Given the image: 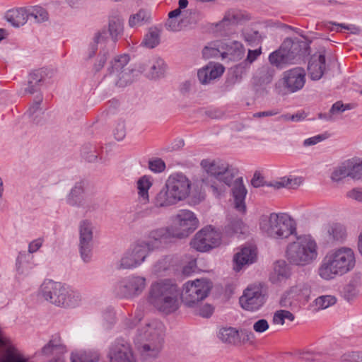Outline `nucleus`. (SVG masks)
<instances>
[{
  "label": "nucleus",
  "instance_id": "obj_1",
  "mask_svg": "<svg viewBox=\"0 0 362 362\" xmlns=\"http://www.w3.org/2000/svg\"><path fill=\"white\" fill-rule=\"evenodd\" d=\"M201 166L208 174L214 176L218 181L228 186L233 184L231 190L235 207L238 211L245 212L247 189L243 185L242 177L235 179L238 173L237 169L221 160L204 159L201 161Z\"/></svg>",
  "mask_w": 362,
  "mask_h": 362
},
{
  "label": "nucleus",
  "instance_id": "obj_2",
  "mask_svg": "<svg viewBox=\"0 0 362 362\" xmlns=\"http://www.w3.org/2000/svg\"><path fill=\"white\" fill-rule=\"evenodd\" d=\"M180 296V290L173 281L160 279L151 284L146 299L155 309L168 315L178 309Z\"/></svg>",
  "mask_w": 362,
  "mask_h": 362
},
{
  "label": "nucleus",
  "instance_id": "obj_3",
  "mask_svg": "<svg viewBox=\"0 0 362 362\" xmlns=\"http://www.w3.org/2000/svg\"><path fill=\"white\" fill-rule=\"evenodd\" d=\"M355 264L354 251L351 248L342 247L325 255L317 273L322 279L332 280L349 272L354 269Z\"/></svg>",
  "mask_w": 362,
  "mask_h": 362
},
{
  "label": "nucleus",
  "instance_id": "obj_4",
  "mask_svg": "<svg viewBox=\"0 0 362 362\" xmlns=\"http://www.w3.org/2000/svg\"><path fill=\"white\" fill-rule=\"evenodd\" d=\"M318 257V245L310 235H297L296 240L286 246V258L293 266L305 267L313 264Z\"/></svg>",
  "mask_w": 362,
  "mask_h": 362
},
{
  "label": "nucleus",
  "instance_id": "obj_5",
  "mask_svg": "<svg viewBox=\"0 0 362 362\" xmlns=\"http://www.w3.org/2000/svg\"><path fill=\"white\" fill-rule=\"evenodd\" d=\"M259 228L267 236L275 240L288 238L296 235L295 220L286 213H271L260 219Z\"/></svg>",
  "mask_w": 362,
  "mask_h": 362
},
{
  "label": "nucleus",
  "instance_id": "obj_6",
  "mask_svg": "<svg viewBox=\"0 0 362 362\" xmlns=\"http://www.w3.org/2000/svg\"><path fill=\"white\" fill-rule=\"evenodd\" d=\"M39 296L57 306L69 308L76 306L81 297L69 286L52 280H45L40 286Z\"/></svg>",
  "mask_w": 362,
  "mask_h": 362
},
{
  "label": "nucleus",
  "instance_id": "obj_7",
  "mask_svg": "<svg viewBox=\"0 0 362 362\" xmlns=\"http://www.w3.org/2000/svg\"><path fill=\"white\" fill-rule=\"evenodd\" d=\"M144 336L137 338V347L144 360L154 359L160 354L163 343V325L160 322L148 324Z\"/></svg>",
  "mask_w": 362,
  "mask_h": 362
},
{
  "label": "nucleus",
  "instance_id": "obj_8",
  "mask_svg": "<svg viewBox=\"0 0 362 362\" xmlns=\"http://www.w3.org/2000/svg\"><path fill=\"white\" fill-rule=\"evenodd\" d=\"M124 21L119 16H113L109 18L108 30L105 27L95 33L92 41L88 45L86 54L85 59H92L98 51V45L107 40L108 35L110 36L113 43H116L119 37L122 35L124 30Z\"/></svg>",
  "mask_w": 362,
  "mask_h": 362
},
{
  "label": "nucleus",
  "instance_id": "obj_9",
  "mask_svg": "<svg viewBox=\"0 0 362 362\" xmlns=\"http://www.w3.org/2000/svg\"><path fill=\"white\" fill-rule=\"evenodd\" d=\"M211 288V282L206 279L188 281L180 292L182 301L187 307H197L208 296Z\"/></svg>",
  "mask_w": 362,
  "mask_h": 362
},
{
  "label": "nucleus",
  "instance_id": "obj_10",
  "mask_svg": "<svg viewBox=\"0 0 362 362\" xmlns=\"http://www.w3.org/2000/svg\"><path fill=\"white\" fill-rule=\"evenodd\" d=\"M146 287V279L136 274L127 276L114 287L115 294L121 298L133 299L139 296Z\"/></svg>",
  "mask_w": 362,
  "mask_h": 362
},
{
  "label": "nucleus",
  "instance_id": "obj_11",
  "mask_svg": "<svg viewBox=\"0 0 362 362\" xmlns=\"http://www.w3.org/2000/svg\"><path fill=\"white\" fill-rule=\"evenodd\" d=\"M198 224L199 221L194 214L185 209L179 211L175 216L170 228L176 238H184L194 232Z\"/></svg>",
  "mask_w": 362,
  "mask_h": 362
},
{
  "label": "nucleus",
  "instance_id": "obj_12",
  "mask_svg": "<svg viewBox=\"0 0 362 362\" xmlns=\"http://www.w3.org/2000/svg\"><path fill=\"white\" fill-rule=\"evenodd\" d=\"M221 235L211 226L198 231L190 242L192 247L199 252H207L221 245Z\"/></svg>",
  "mask_w": 362,
  "mask_h": 362
},
{
  "label": "nucleus",
  "instance_id": "obj_13",
  "mask_svg": "<svg viewBox=\"0 0 362 362\" xmlns=\"http://www.w3.org/2000/svg\"><path fill=\"white\" fill-rule=\"evenodd\" d=\"M151 243H138L129 248L121 257L117 268L132 269L140 266L148 256Z\"/></svg>",
  "mask_w": 362,
  "mask_h": 362
},
{
  "label": "nucleus",
  "instance_id": "obj_14",
  "mask_svg": "<svg viewBox=\"0 0 362 362\" xmlns=\"http://www.w3.org/2000/svg\"><path fill=\"white\" fill-rule=\"evenodd\" d=\"M218 339L224 344L240 346L247 344H252L255 334L247 329H240L235 327H222L218 334Z\"/></svg>",
  "mask_w": 362,
  "mask_h": 362
},
{
  "label": "nucleus",
  "instance_id": "obj_15",
  "mask_svg": "<svg viewBox=\"0 0 362 362\" xmlns=\"http://www.w3.org/2000/svg\"><path fill=\"white\" fill-rule=\"evenodd\" d=\"M78 249L81 257L85 262H89L92 257L93 247V225L91 221L85 219L78 225Z\"/></svg>",
  "mask_w": 362,
  "mask_h": 362
},
{
  "label": "nucleus",
  "instance_id": "obj_16",
  "mask_svg": "<svg viewBox=\"0 0 362 362\" xmlns=\"http://www.w3.org/2000/svg\"><path fill=\"white\" fill-rule=\"evenodd\" d=\"M166 182L180 202L185 200L189 196L192 182L183 173H173L168 177Z\"/></svg>",
  "mask_w": 362,
  "mask_h": 362
},
{
  "label": "nucleus",
  "instance_id": "obj_17",
  "mask_svg": "<svg viewBox=\"0 0 362 362\" xmlns=\"http://www.w3.org/2000/svg\"><path fill=\"white\" fill-rule=\"evenodd\" d=\"M305 83V71L301 67H296L285 71L279 81L290 93H295L303 88Z\"/></svg>",
  "mask_w": 362,
  "mask_h": 362
},
{
  "label": "nucleus",
  "instance_id": "obj_18",
  "mask_svg": "<svg viewBox=\"0 0 362 362\" xmlns=\"http://www.w3.org/2000/svg\"><path fill=\"white\" fill-rule=\"evenodd\" d=\"M265 301V296L262 288L259 286L247 287L243 295L240 298L242 308L247 310L254 311L258 310Z\"/></svg>",
  "mask_w": 362,
  "mask_h": 362
},
{
  "label": "nucleus",
  "instance_id": "obj_19",
  "mask_svg": "<svg viewBox=\"0 0 362 362\" xmlns=\"http://www.w3.org/2000/svg\"><path fill=\"white\" fill-rule=\"evenodd\" d=\"M110 362H135L130 345L123 339H116L108 353Z\"/></svg>",
  "mask_w": 362,
  "mask_h": 362
},
{
  "label": "nucleus",
  "instance_id": "obj_20",
  "mask_svg": "<svg viewBox=\"0 0 362 362\" xmlns=\"http://www.w3.org/2000/svg\"><path fill=\"white\" fill-rule=\"evenodd\" d=\"M148 238V240L141 242V243L151 244L148 247V251L165 247L171 242L173 238H176L173 234L170 226L152 230L149 232Z\"/></svg>",
  "mask_w": 362,
  "mask_h": 362
},
{
  "label": "nucleus",
  "instance_id": "obj_21",
  "mask_svg": "<svg viewBox=\"0 0 362 362\" xmlns=\"http://www.w3.org/2000/svg\"><path fill=\"white\" fill-rule=\"evenodd\" d=\"M66 352V347L62 343L59 334L52 335L49 341L42 348V354L47 357L52 356L50 362H63L62 356Z\"/></svg>",
  "mask_w": 362,
  "mask_h": 362
},
{
  "label": "nucleus",
  "instance_id": "obj_22",
  "mask_svg": "<svg viewBox=\"0 0 362 362\" xmlns=\"http://www.w3.org/2000/svg\"><path fill=\"white\" fill-rule=\"evenodd\" d=\"M140 69L147 78L156 79L164 76L166 64L162 58L155 56L142 64Z\"/></svg>",
  "mask_w": 362,
  "mask_h": 362
},
{
  "label": "nucleus",
  "instance_id": "obj_23",
  "mask_svg": "<svg viewBox=\"0 0 362 362\" xmlns=\"http://www.w3.org/2000/svg\"><path fill=\"white\" fill-rule=\"evenodd\" d=\"M52 75V72L46 68L34 70L29 75L28 87L25 88V92L29 94L38 92L42 84L47 78H50Z\"/></svg>",
  "mask_w": 362,
  "mask_h": 362
},
{
  "label": "nucleus",
  "instance_id": "obj_24",
  "mask_svg": "<svg viewBox=\"0 0 362 362\" xmlns=\"http://www.w3.org/2000/svg\"><path fill=\"white\" fill-rule=\"evenodd\" d=\"M281 45L291 63H293L297 58L306 54L308 48V45L305 41L291 38L284 40Z\"/></svg>",
  "mask_w": 362,
  "mask_h": 362
},
{
  "label": "nucleus",
  "instance_id": "obj_25",
  "mask_svg": "<svg viewBox=\"0 0 362 362\" xmlns=\"http://www.w3.org/2000/svg\"><path fill=\"white\" fill-rule=\"evenodd\" d=\"M180 202L166 181L165 185L153 199V203L157 208H168L177 204Z\"/></svg>",
  "mask_w": 362,
  "mask_h": 362
},
{
  "label": "nucleus",
  "instance_id": "obj_26",
  "mask_svg": "<svg viewBox=\"0 0 362 362\" xmlns=\"http://www.w3.org/2000/svg\"><path fill=\"white\" fill-rule=\"evenodd\" d=\"M224 69L221 64L209 63L198 71L199 81L202 84H209L213 80L220 77L223 74Z\"/></svg>",
  "mask_w": 362,
  "mask_h": 362
},
{
  "label": "nucleus",
  "instance_id": "obj_27",
  "mask_svg": "<svg viewBox=\"0 0 362 362\" xmlns=\"http://www.w3.org/2000/svg\"><path fill=\"white\" fill-rule=\"evenodd\" d=\"M256 257L257 252L255 247L249 246L241 248V250L234 255V269L238 272L245 265L252 264L255 261Z\"/></svg>",
  "mask_w": 362,
  "mask_h": 362
},
{
  "label": "nucleus",
  "instance_id": "obj_28",
  "mask_svg": "<svg viewBox=\"0 0 362 362\" xmlns=\"http://www.w3.org/2000/svg\"><path fill=\"white\" fill-rule=\"evenodd\" d=\"M325 70V56L320 54L317 57H313L308 62V71L310 78L314 81L320 80Z\"/></svg>",
  "mask_w": 362,
  "mask_h": 362
},
{
  "label": "nucleus",
  "instance_id": "obj_29",
  "mask_svg": "<svg viewBox=\"0 0 362 362\" xmlns=\"http://www.w3.org/2000/svg\"><path fill=\"white\" fill-rule=\"evenodd\" d=\"M326 238L329 241L343 242L347 236L346 227L339 223H331L324 228Z\"/></svg>",
  "mask_w": 362,
  "mask_h": 362
},
{
  "label": "nucleus",
  "instance_id": "obj_30",
  "mask_svg": "<svg viewBox=\"0 0 362 362\" xmlns=\"http://www.w3.org/2000/svg\"><path fill=\"white\" fill-rule=\"evenodd\" d=\"M0 347L6 349L5 354L0 358V362H29L17 349L10 346L8 340L4 337H0Z\"/></svg>",
  "mask_w": 362,
  "mask_h": 362
},
{
  "label": "nucleus",
  "instance_id": "obj_31",
  "mask_svg": "<svg viewBox=\"0 0 362 362\" xmlns=\"http://www.w3.org/2000/svg\"><path fill=\"white\" fill-rule=\"evenodd\" d=\"M218 47H220L221 54L223 57L230 55L234 58H240L244 54V47L242 43L237 40H224L219 41Z\"/></svg>",
  "mask_w": 362,
  "mask_h": 362
},
{
  "label": "nucleus",
  "instance_id": "obj_32",
  "mask_svg": "<svg viewBox=\"0 0 362 362\" xmlns=\"http://www.w3.org/2000/svg\"><path fill=\"white\" fill-rule=\"evenodd\" d=\"M6 20L13 26L18 28L23 25L29 19L28 8H18L10 10L6 16Z\"/></svg>",
  "mask_w": 362,
  "mask_h": 362
},
{
  "label": "nucleus",
  "instance_id": "obj_33",
  "mask_svg": "<svg viewBox=\"0 0 362 362\" xmlns=\"http://www.w3.org/2000/svg\"><path fill=\"white\" fill-rule=\"evenodd\" d=\"M85 195L84 182H76L67 194L66 202L69 206L76 207Z\"/></svg>",
  "mask_w": 362,
  "mask_h": 362
},
{
  "label": "nucleus",
  "instance_id": "obj_34",
  "mask_svg": "<svg viewBox=\"0 0 362 362\" xmlns=\"http://www.w3.org/2000/svg\"><path fill=\"white\" fill-rule=\"evenodd\" d=\"M42 101V96L37 95L36 100L29 107L27 111V115L30 121L37 125L42 124L44 122V112L40 107L41 102Z\"/></svg>",
  "mask_w": 362,
  "mask_h": 362
},
{
  "label": "nucleus",
  "instance_id": "obj_35",
  "mask_svg": "<svg viewBox=\"0 0 362 362\" xmlns=\"http://www.w3.org/2000/svg\"><path fill=\"white\" fill-rule=\"evenodd\" d=\"M153 182L151 177L144 175L141 177L136 182V189L138 191L139 198L144 204L149 202L148 190L151 187Z\"/></svg>",
  "mask_w": 362,
  "mask_h": 362
},
{
  "label": "nucleus",
  "instance_id": "obj_36",
  "mask_svg": "<svg viewBox=\"0 0 362 362\" xmlns=\"http://www.w3.org/2000/svg\"><path fill=\"white\" fill-rule=\"evenodd\" d=\"M99 354L96 351L81 350L73 352L71 355V362H97Z\"/></svg>",
  "mask_w": 362,
  "mask_h": 362
},
{
  "label": "nucleus",
  "instance_id": "obj_37",
  "mask_svg": "<svg viewBox=\"0 0 362 362\" xmlns=\"http://www.w3.org/2000/svg\"><path fill=\"white\" fill-rule=\"evenodd\" d=\"M160 41V31L156 27L150 28L144 35L141 45L148 49L158 46Z\"/></svg>",
  "mask_w": 362,
  "mask_h": 362
},
{
  "label": "nucleus",
  "instance_id": "obj_38",
  "mask_svg": "<svg viewBox=\"0 0 362 362\" xmlns=\"http://www.w3.org/2000/svg\"><path fill=\"white\" fill-rule=\"evenodd\" d=\"M151 20V13L145 9H140L136 13L131 15L129 19V25L136 28L150 23Z\"/></svg>",
  "mask_w": 362,
  "mask_h": 362
},
{
  "label": "nucleus",
  "instance_id": "obj_39",
  "mask_svg": "<svg viewBox=\"0 0 362 362\" xmlns=\"http://www.w3.org/2000/svg\"><path fill=\"white\" fill-rule=\"evenodd\" d=\"M33 256L25 252H19L16 259V269L21 274L28 273L33 267Z\"/></svg>",
  "mask_w": 362,
  "mask_h": 362
},
{
  "label": "nucleus",
  "instance_id": "obj_40",
  "mask_svg": "<svg viewBox=\"0 0 362 362\" xmlns=\"http://www.w3.org/2000/svg\"><path fill=\"white\" fill-rule=\"evenodd\" d=\"M249 20V18L241 11L237 9L228 10L223 18V24L230 23L233 26L238 25L244 21Z\"/></svg>",
  "mask_w": 362,
  "mask_h": 362
},
{
  "label": "nucleus",
  "instance_id": "obj_41",
  "mask_svg": "<svg viewBox=\"0 0 362 362\" xmlns=\"http://www.w3.org/2000/svg\"><path fill=\"white\" fill-rule=\"evenodd\" d=\"M284 47L280 46L279 49L271 53L269 56V61L273 66L282 67L287 64H291L289 57L285 52Z\"/></svg>",
  "mask_w": 362,
  "mask_h": 362
},
{
  "label": "nucleus",
  "instance_id": "obj_42",
  "mask_svg": "<svg viewBox=\"0 0 362 362\" xmlns=\"http://www.w3.org/2000/svg\"><path fill=\"white\" fill-rule=\"evenodd\" d=\"M346 295L350 298H354L362 291V282L361 276L358 274L354 275L344 288Z\"/></svg>",
  "mask_w": 362,
  "mask_h": 362
},
{
  "label": "nucleus",
  "instance_id": "obj_43",
  "mask_svg": "<svg viewBox=\"0 0 362 362\" xmlns=\"http://www.w3.org/2000/svg\"><path fill=\"white\" fill-rule=\"evenodd\" d=\"M28 20L34 23H41L49 19L47 11L39 6L28 7Z\"/></svg>",
  "mask_w": 362,
  "mask_h": 362
},
{
  "label": "nucleus",
  "instance_id": "obj_44",
  "mask_svg": "<svg viewBox=\"0 0 362 362\" xmlns=\"http://www.w3.org/2000/svg\"><path fill=\"white\" fill-rule=\"evenodd\" d=\"M132 71V70L129 68H127L110 77L116 86L124 87L129 84L133 80Z\"/></svg>",
  "mask_w": 362,
  "mask_h": 362
},
{
  "label": "nucleus",
  "instance_id": "obj_45",
  "mask_svg": "<svg viewBox=\"0 0 362 362\" xmlns=\"http://www.w3.org/2000/svg\"><path fill=\"white\" fill-rule=\"evenodd\" d=\"M300 183V178L291 179L284 177L280 178L279 180L267 182V186L272 187L276 189H279L283 187L295 188L299 186Z\"/></svg>",
  "mask_w": 362,
  "mask_h": 362
},
{
  "label": "nucleus",
  "instance_id": "obj_46",
  "mask_svg": "<svg viewBox=\"0 0 362 362\" xmlns=\"http://www.w3.org/2000/svg\"><path fill=\"white\" fill-rule=\"evenodd\" d=\"M129 61V57L127 54L121 55L115 58L111 62V66L108 69L110 76L115 75L117 73L122 71V69H127Z\"/></svg>",
  "mask_w": 362,
  "mask_h": 362
},
{
  "label": "nucleus",
  "instance_id": "obj_47",
  "mask_svg": "<svg viewBox=\"0 0 362 362\" xmlns=\"http://www.w3.org/2000/svg\"><path fill=\"white\" fill-rule=\"evenodd\" d=\"M274 274L276 275V281H282L289 278L291 269L288 264L283 260L277 261L274 265Z\"/></svg>",
  "mask_w": 362,
  "mask_h": 362
},
{
  "label": "nucleus",
  "instance_id": "obj_48",
  "mask_svg": "<svg viewBox=\"0 0 362 362\" xmlns=\"http://www.w3.org/2000/svg\"><path fill=\"white\" fill-rule=\"evenodd\" d=\"M349 163L346 160L334 169L330 178L332 182H339L343 179L349 177Z\"/></svg>",
  "mask_w": 362,
  "mask_h": 362
},
{
  "label": "nucleus",
  "instance_id": "obj_49",
  "mask_svg": "<svg viewBox=\"0 0 362 362\" xmlns=\"http://www.w3.org/2000/svg\"><path fill=\"white\" fill-rule=\"evenodd\" d=\"M296 288H290L286 293L283 295L280 300V305L284 308H296L298 307V302L299 298L296 296L293 293Z\"/></svg>",
  "mask_w": 362,
  "mask_h": 362
},
{
  "label": "nucleus",
  "instance_id": "obj_50",
  "mask_svg": "<svg viewBox=\"0 0 362 362\" xmlns=\"http://www.w3.org/2000/svg\"><path fill=\"white\" fill-rule=\"evenodd\" d=\"M245 225L241 219L235 218L230 221L225 227V232L228 235L233 234H243L245 233Z\"/></svg>",
  "mask_w": 362,
  "mask_h": 362
},
{
  "label": "nucleus",
  "instance_id": "obj_51",
  "mask_svg": "<svg viewBox=\"0 0 362 362\" xmlns=\"http://www.w3.org/2000/svg\"><path fill=\"white\" fill-rule=\"evenodd\" d=\"M76 207L82 209L85 212H90L95 210L98 204L91 196L86 194Z\"/></svg>",
  "mask_w": 362,
  "mask_h": 362
},
{
  "label": "nucleus",
  "instance_id": "obj_52",
  "mask_svg": "<svg viewBox=\"0 0 362 362\" xmlns=\"http://www.w3.org/2000/svg\"><path fill=\"white\" fill-rule=\"evenodd\" d=\"M349 163V177L354 180L362 179V161L356 163L354 160H347Z\"/></svg>",
  "mask_w": 362,
  "mask_h": 362
},
{
  "label": "nucleus",
  "instance_id": "obj_53",
  "mask_svg": "<svg viewBox=\"0 0 362 362\" xmlns=\"http://www.w3.org/2000/svg\"><path fill=\"white\" fill-rule=\"evenodd\" d=\"M170 267L168 258L165 257L158 259L153 267V273L157 276H162Z\"/></svg>",
  "mask_w": 362,
  "mask_h": 362
},
{
  "label": "nucleus",
  "instance_id": "obj_54",
  "mask_svg": "<svg viewBox=\"0 0 362 362\" xmlns=\"http://www.w3.org/2000/svg\"><path fill=\"white\" fill-rule=\"evenodd\" d=\"M336 303L333 296H322L315 299V305L318 309H326Z\"/></svg>",
  "mask_w": 362,
  "mask_h": 362
},
{
  "label": "nucleus",
  "instance_id": "obj_55",
  "mask_svg": "<svg viewBox=\"0 0 362 362\" xmlns=\"http://www.w3.org/2000/svg\"><path fill=\"white\" fill-rule=\"evenodd\" d=\"M108 56L109 53L107 50L105 49H100L99 54L97 56L96 61L93 64V69L95 71L98 72L103 68L108 58Z\"/></svg>",
  "mask_w": 362,
  "mask_h": 362
},
{
  "label": "nucleus",
  "instance_id": "obj_56",
  "mask_svg": "<svg viewBox=\"0 0 362 362\" xmlns=\"http://www.w3.org/2000/svg\"><path fill=\"white\" fill-rule=\"evenodd\" d=\"M235 27L230 23H226L223 24V19L216 25V31L223 36H228L235 33Z\"/></svg>",
  "mask_w": 362,
  "mask_h": 362
},
{
  "label": "nucleus",
  "instance_id": "obj_57",
  "mask_svg": "<svg viewBox=\"0 0 362 362\" xmlns=\"http://www.w3.org/2000/svg\"><path fill=\"white\" fill-rule=\"evenodd\" d=\"M219 41H216L214 43L213 46H206L202 50V54L204 58L209 59L211 57H214L221 54L220 47H218Z\"/></svg>",
  "mask_w": 362,
  "mask_h": 362
},
{
  "label": "nucleus",
  "instance_id": "obj_58",
  "mask_svg": "<svg viewBox=\"0 0 362 362\" xmlns=\"http://www.w3.org/2000/svg\"><path fill=\"white\" fill-rule=\"evenodd\" d=\"M291 288H296V292H293V293L296 296L299 298V301L303 298H308L310 293V287L306 284H299Z\"/></svg>",
  "mask_w": 362,
  "mask_h": 362
},
{
  "label": "nucleus",
  "instance_id": "obj_59",
  "mask_svg": "<svg viewBox=\"0 0 362 362\" xmlns=\"http://www.w3.org/2000/svg\"><path fill=\"white\" fill-rule=\"evenodd\" d=\"M148 168L154 173H161L165 169V163L161 158H155L148 161Z\"/></svg>",
  "mask_w": 362,
  "mask_h": 362
},
{
  "label": "nucleus",
  "instance_id": "obj_60",
  "mask_svg": "<svg viewBox=\"0 0 362 362\" xmlns=\"http://www.w3.org/2000/svg\"><path fill=\"white\" fill-rule=\"evenodd\" d=\"M181 23L182 21L179 20L178 18H170L168 16L165 26L168 30L175 32L180 30L182 26Z\"/></svg>",
  "mask_w": 362,
  "mask_h": 362
},
{
  "label": "nucleus",
  "instance_id": "obj_61",
  "mask_svg": "<svg viewBox=\"0 0 362 362\" xmlns=\"http://www.w3.org/2000/svg\"><path fill=\"white\" fill-rule=\"evenodd\" d=\"M126 135V128L123 122H119L114 129L115 138L118 140H122Z\"/></svg>",
  "mask_w": 362,
  "mask_h": 362
},
{
  "label": "nucleus",
  "instance_id": "obj_62",
  "mask_svg": "<svg viewBox=\"0 0 362 362\" xmlns=\"http://www.w3.org/2000/svg\"><path fill=\"white\" fill-rule=\"evenodd\" d=\"M83 158L90 163L95 162L98 156V153L96 151V148L93 146H89V151H86L85 149L83 151Z\"/></svg>",
  "mask_w": 362,
  "mask_h": 362
},
{
  "label": "nucleus",
  "instance_id": "obj_63",
  "mask_svg": "<svg viewBox=\"0 0 362 362\" xmlns=\"http://www.w3.org/2000/svg\"><path fill=\"white\" fill-rule=\"evenodd\" d=\"M146 212L144 211H136L129 214L126 217V221L129 225H132L139 219L144 217Z\"/></svg>",
  "mask_w": 362,
  "mask_h": 362
},
{
  "label": "nucleus",
  "instance_id": "obj_64",
  "mask_svg": "<svg viewBox=\"0 0 362 362\" xmlns=\"http://www.w3.org/2000/svg\"><path fill=\"white\" fill-rule=\"evenodd\" d=\"M346 197L356 200L357 202H362V188L356 187L347 192Z\"/></svg>",
  "mask_w": 362,
  "mask_h": 362
}]
</instances>
